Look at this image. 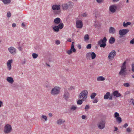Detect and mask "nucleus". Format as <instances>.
I'll list each match as a JSON object with an SVG mask.
<instances>
[{
  "instance_id": "1",
  "label": "nucleus",
  "mask_w": 134,
  "mask_h": 134,
  "mask_svg": "<svg viewBox=\"0 0 134 134\" xmlns=\"http://www.w3.org/2000/svg\"><path fill=\"white\" fill-rule=\"evenodd\" d=\"M73 3L71 2H68L62 5V8L63 10H66L69 9H71L73 7Z\"/></svg>"
},
{
  "instance_id": "2",
  "label": "nucleus",
  "mask_w": 134,
  "mask_h": 134,
  "mask_svg": "<svg viewBox=\"0 0 134 134\" xmlns=\"http://www.w3.org/2000/svg\"><path fill=\"white\" fill-rule=\"evenodd\" d=\"M88 92L86 90H83L80 94L79 97L83 101L86 100L87 98L88 94Z\"/></svg>"
},
{
  "instance_id": "3",
  "label": "nucleus",
  "mask_w": 134,
  "mask_h": 134,
  "mask_svg": "<svg viewBox=\"0 0 134 134\" xmlns=\"http://www.w3.org/2000/svg\"><path fill=\"white\" fill-rule=\"evenodd\" d=\"M126 62L124 61L121 67L120 70L119 72V74L120 75L125 76L126 75Z\"/></svg>"
},
{
  "instance_id": "4",
  "label": "nucleus",
  "mask_w": 134,
  "mask_h": 134,
  "mask_svg": "<svg viewBox=\"0 0 134 134\" xmlns=\"http://www.w3.org/2000/svg\"><path fill=\"white\" fill-rule=\"evenodd\" d=\"M12 129L11 125L7 124H6L4 128L3 131L5 134H8L10 133L12 131Z\"/></svg>"
},
{
  "instance_id": "5",
  "label": "nucleus",
  "mask_w": 134,
  "mask_h": 134,
  "mask_svg": "<svg viewBox=\"0 0 134 134\" xmlns=\"http://www.w3.org/2000/svg\"><path fill=\"white\" fill-rule=\"evenodd\" d=\"M107 39L105 37H104L103 39H101L99 40L98 42V45L100 46V47L104 48L106 46V43Z\"/></svg>"
},
{
  "instance_id": "6",
  "label": "nucleus",
  "mask_w": 134,
  "mask_h": 134,
  "mask_svg": "<svg viewBox=\"0 0 134 134\" xmlns=\"http://www.w3.org/2000/svg\"><path fill=\"white\" fill-rule=\"evenodd\" d=\"M60 88L58 87L55 86L53 88L51 92V94L52 95H55L59 93Z\"/></svg>"
},
{
  "instance_id": "7",
  "label": "nucleus",
  "mask_w": 134,
  "mask_h": 134,
  "mask_svg": "<svg viewBox=\"0 0 134 134\" xmlns=\"http://www.w3.org/2000/svg\"><path fill=\"white\" fill-rule=\"evenodd\" d=\"M76 52V50L74 48V42H72L71 45V47L69 50L66 51V53L70 55L72 53H75Z\"/></svg>"
},
{
  "instance_id": "8",
  "label": "nucleus",
  "mask_w": 134,
  "mask_h": 134,
  "mask_svg": "<svg viewBox=\"0 0 134 134\" xmlns=\"http://www.w3.org/2000/svg\"><path fill=\"white\" fill-rule=\"evenodd\" d=\"M97 126L99 129H103L105 127V121L102 120H100L98 123Z\"/></svg>"
},
{
  "instance_id": "9",
  "label": "nucleus",
  "mask_w": 134,
  "mask_h": 134,
  "mask_svg": "<svg viewBox=\"0 0 134 134\" xmlns=\"http://www.w3.org/2000/svg\"><path fill=\"white\" fill-rule=\"evenodd\" d=\"M76 27L79 29H81L83 27V23L80 20H76Z\"/></svg>"
},
{
  "instance_id": "10",
  "label": "nucleus",
  "mask_w": 134,
  "mask_h": 134,
  "mask_svg": "<svg viewBox=\"0 0 134 134\" xmlns=\"http://www.w3.org/2000/svg\"><path fill=\"white\" fill-rule=\"evenodd\" d=\"M129 31L128 29H121L119 30V33L120 35L122 36L126 35Z\"/></svg>"
},
{
  "instance_id": "11",
  "label": "nucleus",
  "mask_w": 134,
  "mask_h": 134,
  "mask_svg": "<svg viewBox=\"0 0 134 134\" xmlns=\"http://www.w3.org/2000/svg\"><path fill=\"white\" fill-rule=\"evenodd\" d=\"M116 52L114 50L110 52L108 56V58L110 60H112L116 55Z\"/></svg>"
},
{
  "instance_id": "12",
  "label": "nucleus",
  "mask_w": 134,
  "mask_h": 134,
  "mask_svg": "<svg viewBox=\"0 0 134 134\" xmlns=\"http://www.w3.org/2000/svg\"><path fill=\"white\" fill-rule=\"evenodd\" d=\"M70 96V94L68 91L66 90L64 91L63 95V98L66 100H68Z\"/></svg>"
},
{
  "instance_id": "13",
  "label": "nucleus",
  "mask_w": 134,
  "mask_h": 134,
  "mask_svg": "<svg viewBox=\"0 0 134 134\" xmlns=\"http://www.w3.org/2000/svg\"><path fill=\"white\" fill-rule=\"evenodd\" d=\"M116 9L117 7L115 5H111L109 7V11L113 13L115 12Z\"/></svg>"
},
{
  "instance_id": "14",
  "label": "nucleus",
  "mask_w": 134,
  "mask_h": 134,
  "mask_svg": "<svg viewBox=\"0 0 134 134\" xmlns=\"http://www.w3.org/2000/svg\"><path fill=\"white\" fill-rule=\"evenodd\" d=\"M104 99H109L110 100H112L113 99L112 96L111 95H110L109 92H107L106 94H105L104 96Z\"/></svg>"
},
{
  "instance_id": "15",
  "label": "nucleus",
  "mask_w": 134,
  "mask_h": 134,
  "mask_svg": "<svg viewBox=\"0 0 134 134\" xmlns=\"http://www.w3.org/2000/svg\"><path fill=\"white\" fill-rule=\"evenodd\" d=\"M8 50L9 52L12 54L14 55L16 53V50L13 47H11L9 48Z\"/></svg>"
},
{
  "instance_id": "16",
  "label": "nucleus",
  "mask_w": 134,
  "mask_h": 134,
  "mask_svg": "<svg viewBox=\"0 0 134 134\" xmlns=\"http://www.w3.org/2000/svg\"><path fill=\"white\" fill-rule=\"evenodd\" d=\"M61 6L59 4H54L52 7V9L54 10H59L60 9Z\"/></svg>"
},
{
  "instance_id": "17",
  "label": "nucleus",
  "mask_w": 134,
  "mask_h": 134,
  "mask_svg": "<svg viewBox=\"0 0 134 134\" xmlns=\"http://www.w3.org/2000/svg\"><path fill=\"white\" fill-rule=\"evenodd\" d=\"M13 60L12 59L9 60H8L7 63V66L8 69L10 70L12 68V63L13 62Z\"/></svg>"
},
{
  "instance_id": "18",
  "label": "nucleus",
  "mask_w": 134,
  "mask_h": 134,
  "mask_svg": "<svg viewBox=\"0 0 134 134\" xmlns=\"http://www.w3.org/2000/svg\"><path fill=\"white\" fill-rule=\"evenodd\" d=\"M6 80L10 84H12L14 82V80L11 77H7Z\"/></svg>"
},
{
  "instance_id": "19",
  "label": "nucleus",
  "mask_w": 134,
  "mask_h": 134,
  "mask_svg": "<svg viewBox=\"0 0 134 134\" xmlns=\"http://www.w3.org/2000/svg\"><path fill=\"white\" fill-rule=\"evenodd\" d=\"M105 80V78L103 76H100L98 77L97 80L98 81H103Z\"/></svg>"
},
{
  "instance_id": "20",
  "label": "nucleus",
  "mask_w": 134,
  "mask_h": 134,
  "mask_svg": "<svg viewBox=\"0 0 134 134\" xmlns=\"http://www.w3.org/2000/svg\"><path fill=\"white\" fill-rule=\"evenodd\" d=\"M113 95L114 96L117 98L120 97L121 96V94L119 93L118 91H115L113 92Z\"/></svg>"
},
{
  "instance_id": "21",
  "label": "nucleus",
  "mask_w": 134,
  "mask_h": 134,
  "mask_svg": "<svg viewBox=\"0 0 134 134\" xmlns=\"http://www.w3.org/2000/svg\"><path fill=\"white\" fill-rule=\"evenodd\" d=\"M65 122V121L62 119H59L57 121V124L58 125H61Z\"/></svg>"
},
{
  "instance_id": "22",
  "label": "nucleus",
  "mask_w": 134,
  "mask_h": 134,
  "mask_svg": "<svg viewBox=\"0 0 134 134\" xmlns=\"http://www.w3.org/2000/svg\"><path fill=\"white\" fill-rule=\"evenodd\" d=\"M60 19L59 18H57L55 19L54 21V23L55 24H58L60 23Z\"/></svg>"
},
{
  "instance_id": "23",
  "label": "nucleus",
  "mask_w": 134,
  "mask_h": 134,
  "mask_svg": "<svg viewBox=\"0 0 134 134\" xmlns=\"http://www.w3.org/2000/svg\"><path fill=\"white\" fill-rule=\"evenodd\" d=\"M115 30L114 28L112 27L110 28L109 31V33L113 34L115 32Z\"/></svg>"
},
{
  "instance_id": "24",
  "label": "nucleus",
  "mask_w": 134,
  "mask_h": 134,
  "mask_svg": "<svg viewBox=\"0 0 134 134\" xmlns=\"http://www.w3.org/2000/svg\"><path fill=\"white\" fill-rule=\"evenodd\" d=\"M91 53V58L92 59H95L96 57V55L94 52H90Z\"/></svg>"
},
{
  "instance_id": "25",
  "label": "nucleus",
  "mask_w": 134,
  "mask_h": 134,
  "mask_svg": "<svg viewBox=\"0 0 134 134\" xmlns=\"http://www.w3.org/2000/svg\"><path fill=\"white\" fill-rule=\"evenodd\" d=\"M53 29L54 31L55 32H58L59 31V29L58 26H55Z\"/></svg>"
},
{
  "instance_id": "26",
  "label": "nucleus",
  "mask_w": 134,
  "mask_h": 134,
  "mask_svg": "<svg viewBox=\"0 0 134 134\" xmlns=\"http://www.w3.org/2000/svg\"><path fill=\"white\" fill-rule=\"evenodd\" d=\"M44 86L47 88H48L50 87V84L48 81H46L44 85Z\"/></svg>"
},
{
  "instance_id": "27",
  "label": "nucleus",
  "mask_w": 134,
  "mask_h": 134,
  "mask_svg": "<svg viewBox=\"0 0 134 134\" xmlns=\"http://www.w3.org/2000/svg\"><path fill=\"white\" fill-rule=\"evenodd\" d=\"M131 23L130 22H128L126 23H125V22H124L123 23V26L124 27H127L128 25H131Z\"/></svg>"
},
{
  "instance_id": "28",
  "label": "nucleus",
  "mask_w": 134,
  "mask_h": 134,
  "mask_svg": "<svg viewBox=\"0 0 134 134\" xmlns=\"http://www.w3.org/2000/svg\"><path fill=\"white\" fill-rule=\"evenodd\" d=\"M2 2L5 4H9L11 2L10 0H2Z\"/></svg>"
},
{
  "instance_id": "29",
  "label": "nucleus",
  "mask_w": 134,
  "mask_h": 134,
  "mask_svg": "<svg viewBox=\"0 0 134 134\" xmlns=\"http://www.w3.org/2000/svg\"><path fill=\"white\" fill-rule=\"evenodd\" d=\"M84 40L85 41H88L89 39V36L88 34H86L84 37Z\"/></svg>"
},
{
  "instance_id": "30",
  "label": "nucleus",
  "mask_w": 134,
  "mask_h": 134,
  "mask_svg": "<svg viewBox=\"0 0 134 134\" xmlns=\"http://www.w3.org/2000/svg\"><path fill=\"white\" fill-rule=\"evenodd\" d=\"M115 41V38L113 37H111L109 40V42L110 44H113Z\"/></svg>"
},
{
  "instance_id": "31",
  "label": "nucleus",
  "mask_w": 134,
  "mask_h": 134,
  "mask_svg": "<svg viewBox=\"0 0 134 134\" xmlns=\"http://www.w3.org/2000/svg\"><path fill=\"white\" fill-rule=\"evenodd\" d=\"M91 53L90 52L87 53L86 54V57L87 59H91Z\"/></svg>"
},
{
  "instance_id": "32",
  "label": "nucleus",
  "mask_w": 134,
  "mask_h": 134,
  "mask_svg": "<svg viewBox=\"0 0 134 134\" xmlns=\"http://www.w3.org/2000/svg\"><path fill=\"white\" fill-rule=\"evenodd\" d=\"M116 121L119 124L121 123L122 121L121 118L120 117L116 118Z\"/></svg>"
},
{
  "instance_id": "33",
  "label": "nucleus",
  "mask_w": 134,
  "mask_h": 134,
  "mask_svg": "<svg viewBox=\"0 0 134 134\" xmlns=\"http://www.w3.org/2000/svg\"><path fill=\"white\" fill-rule=\"evenodd\" d=\"M96 95V94L95 93H92L90 97L91 99H93Z\"/></svg>"
},
{
  "instance_id": "34",
  "label": "nucleus",
  "mask_w": 134,
  "mask_h": 134,
  "mask_svg": "<svg viewBox=\"0 0 134 134\" xmlns=\"http://www.w3.org/2000/svg\"><path fill=\"white\" fill-rule=\"evenodd\" d=\"M77 108V107L76 106H74V105H72L70 108V109L71 110L74 111Z\"/></svg>"
},
{
  "instance_id": "35",
  "label": "nucleus",
  "mask_w": 134,
  "mask_h": 134,
  "mask_svg": "<svg viewBox=\"0 0 134 134\" xmlns=\"http://www.w3.org/2000/svg\"><path fill=\"white\" fill-rule=\"evenodd\" d=\"M59 29H62L64 27V25L63 23H61L59 24L58 26Z\"/></svg>"
},
{
  "instance_id": "36",
  "label": "nucleus",
  "mask_w": 134,
  "mask_h": 134,
  "mask_svg": "<svg viewBox=\"0 0 134 134\" xmlns=\"http://www.w3.org/2000/svg\"><path fill=\"white\" fill-rule=\"evenodd\" d=\"M83 101L82 99H79L77 101V103L78 104L81 105Z\"/></svg>"
},
{
  "instance_id": "37",
  "label": "nucleus",
  "mask_w": 134,
  "mask_h": 134,
  "mask_svg": "<svg viewBox=\"0 0 134 134\" xmlns=\"http://www.w3.org/2000/svg\"><path fill=\"white\" fill-rule=\"evenodd\" d=\"M41 118L44 119L45 121H47V118L46 116L44 115H42L41 117Z\"/></svg>"
},
{
  "instance_id": "38",
  "label": "nucleus",
  "mask_w": 134,
  "mask_h": 134,
  "mask_svg": "<svg viewBox=\"0 0 134 134\" xmlns=\"http://www.w3.org/2000/svg\"><path fill=\"white\" fill-rule=\"evenodd\" d=\"M32 56L34 59H35L37 57L38 55L36 53H33L32 54Z\"/></svg>"
},
{
  "instance_id": "39",
  "label": "nucleus",
  "mask_w": 134,
  "mask_h": 134,
  "mask_svg": "<svg viewBox=\"0 0 134 134\" xmlns=\"http://www.w3.org/2000/svg\"><path fill=\"white\" fill-rule=\"evenodd\" d=\"M119 114L117 112H115L114 114V117L116 118L118 117H119Z\"/></svg>"
},
{
  "instance_id": "40",
  "label": "nucleus",
  "mask_w": 134,
  "mask_h": 134,
  "mask_svg": "<svg viewBox=\"0 0 134 134\" xmlns=\"http://www.w3.org/2000/svg\"><path fill=\"white\" fill-rule=\"evenodd\" d=\"M131 129L130 127H128L126 129V131L127 132H129L131 131Z\"/></svg>"
},
{
  "instance_id": "41",
  "label": "nucleus",
  "mask_w": 134,
  "mask_h": 134,
  "mask_svg": "<svg viewBox=\"0 0 134 134\" xmlns=\"http://www.w3.org/2000/svg\"><path fill=\"white\" fill-rule=\"evenodd\" d=\"M91 48V44H88L86 46V48L87 49H90Z\"/></svg>"
},
{
  "instance_id": "42",
  "label": "nucleus",
  "mask_w": 134,
  "mask_h": 134,
  "mask_svg": "<svg viewBox=\"0 0 134 134\" xmlns=\"http://www.w3.org/2000/svg\"><path fill=\"white\" fill-rule=\"evenodd\" d=\"M98 101V99L97 98H95L94 100H93V103H97V102Z\"/></svg>"
},
{
  "instance_id": "43",
  "label": "nucleus",
  "mask_w": 134,
  "mask_h": 134,
  "mask_svg": "<svg viewBox=\"0 0 134 134\" xmlns=\"http://www.w3.org/2000/svg\"><path fill=\"white\" fill-rule=\"evenodd\" d=\"M132 70L133 72H134V63H132L131 65Z\"/></svg>"
},
{
  "instance_id": "44",
  "label": "nucleus",
  "mask_w": 134,
  "mask_h": 134,
  "mask_svg": "<svg viewBox=\"0 0 134 134\" xmlns=\"http://www.w3.org/2000/svg\"><path fill=\"white\" fill-rule=\"evenodd\" d=\"M97 2L99 3H100L103 2V0H96Z\"/></svg>"
},
{
  "instance_id": "45",
  "label": "nucleus",
  "mask_w": 134,
  "mask_h": 134,
  "mask_svg": "<svg viewBox=\"0 0 134 134\" xmlns=\"http://www.w3.org/2000/svg\"><path fill=\"white\" fill-rule=\"evenodd\" d=\"M123 85L124 86L126 87H128L130 86V85L128 83H124Z\"/></svg>"
},
{
  "instance_id": "46",
  "label": "nucleus",
  "mask_w": 134,
  "mask_h": 134,
  "mask_svg": "<svg viewBox=\"0 0 134 134\" xmlns=\"http://www.w3.org/2000/svg\"><path fill=\"white\" fill-rule=\"evenodd\" d=\"M55 43L56 44L58 45L60 43V42L59 41L57 40L55 41Z\"/></svg>"
},
{
  "instance_id": "47",
  "label": "nucleus",
  "mask_w": 134,
  "mask_h": 134,
  "mask_svg": "<svg viewBox=\"0 0 134 134\" xmlns=\"http://www.w3.org/2000/svg\"><path fill=\"white\" fill-rule=\"evenodd\" d=\"M7 16L9 18L10 17L11 13L9 12L7 13Z\"/></svg>"
},
{
  "instance_id": "48",
  "label": "nucleus",
  "mask_w": 134,
  "mask_h": 134,
  "mask_svg": "<svg viewBox=\"0 0 134 134\" xmlns=\"http://www.w3.org/2000/svg\"><path fill=\"white\" fill-rule=\"evenodd\" d=\"M130 44H134V38L133 39L131 40L130 42Z\"/></svg>"
},
{
  "instance_id": "49",
  "label": "nucleus",
  "mask_w": 134,
  "mask_h": 134,
  "mask_svg": "<svg viewBox=\"0 0 134 134\" xmlns=\"http://www.w3.org/2000/svg\"><path fill=\"white\" fill-rule=\"evenodd\" d=\"M89 105H86L85 108V109L86 110L88 109L89 108Z\"/></svg>"
},
{
  "instance_id": "50",
  "label": "nucleus",
  "mask_w": 134,
  "mask_h": 134,
  "mask_svg": "<svg viewBox=\"0 0 134 134\" xmlns=\"http://www.w3.org/2000/svg\"><path fill=\"white\" fill-rule=\"evenodd\" d=\"M86 116L85 115H82L81 116V118L83 119H85Z\"/></svg>"
},
{
  "instance_id": "51",
  "label": "nucleus",
  "mask_w": 134,
  "mask_h": 134,
  "mask_svg": "<svg viewBox=\"0 0 134 134\" xmlns=\"http://www.w3.org/2000/svg\"><path fill=\"white\" fill-rule=\"evenodd\" d=\"M128 126V124L127 123H125L124 124L123 127L125 128H126Z\"/></svg>"
},
{
  "instance_id": "52",
  "label": "nucleus",
  "mask_w": 134,
  "mask_h": 134,
  "mask_svg": "<svg viewBox=\"0 0 134 134\" xmlns=\"http://www.w3.org/2000/svg\"><path fill=\"white\" fill-rule=\"evenodd\" d=\"M18 49L19 51H21L22 50V48L21 47H19L18 48Z\"/></svg>"
},
{
  "instance_id": "53",
  "label": "nucleus",
  "mask_w": 134,
  "mask_h": 134,
  "mask_svg": "<svg viewBox=\"0 0 134 134\" xmlns=\"http://www.w3.org/2000/svg\"><path fill=\"white\" fill-rule=\"evenodd\" d=\"M82 16L84 17H86L87 16V14L86 13H83L82 15Z\"/></svg>"
},
{
  "instance_id": "54",
  "label": "nucleus",
  "mask_w": 134,
  "mask_h": 134,
  "mask_svg": "<svg viewBox=\"0 0 134 134\" xmlns=\"http://www.w3.org/2000/svg\"><path fill=\"white\" fill-rule=\"evenodd\" d=\"M2 105H3V102L1 101H0V107H1Z\"/></svg>"
},
{
  "instance_id": "55",
  "label": "nucleus",
  "mask_w": 134,
  "mask_h": 134,
  "mask_svg": "<svg viewBox=\"0 0 134 134\" xmlns=\"http://www.w3.org/2000/svg\"><path fill=\"white\" fill-rule=\"evenodd\" d=\"M12 26L13 27H15L16 26V24L15 23H13L12 24Z\"/></svg>"
},
{
  "instance_id": "56",
  "label": "nucleus",
  "mask_w": 134,
  "mask_h": 134,
  "mask_svg": "<svg viewBox=\"0 0 134 134\" xmlns=\"http://www.w3.org/2000/svg\"><path fill=\"white\" fill-rule=\"evenodd\" d=\"M77 47L79 49H80L81 48V46L80 44H79L77 46Z\"/></svg>"
},
{
  "instance_id": "57",
  "label": "nucleus",
  "mask_w": 134,
  "mask_h": 134,
  "mask_svg": "<svg viewBox=\"0 0 134 134\" xmlns=\"http://www.w3.org/2000/svg\"><path fill=\"white\" fill-rule=\"evenodd\" d=\"M131 102H132V103L133 104L134 106V99H131Z\"/></svg>"
},
{
  "instance_id": "58",
  "label": "nucleus",
  "mask_w": 134,
  "mask_h": 134,
  "mask_svg": "<svg viewBox=\"0 0 134 134\" xmlns=\"http://www.w3.org/2000/svg\"><path fill=\"white\" fill-rule=\"evenodd\" d=\"M49 116V117H52V114L51 113H49L48 114Z\"/></svg>"
},
{
  "instance_id": "59",
  "label": "nucleus",
  "mask_w": 134,
  "mask_h": 134,
  "mask_svg": "<svg viewBox=\"0 0 134 134\" xmlns=\"http://www.w3.org/2000/svg\"><path fill=\"white\" fill-rule=\"evenodd\" d=\"M115 129H114V131H116L118 130V128L116 127H114Z\"/></svg>"
},
{
  "instance_id": "60",
  "label": "nucleus",
  "mask_w": 134,
  "mask_h": 134,
  "mask_svg": "<svg viewBox=\"0 0 134 134\" xmlns=\"http://www.w3.org/2000/svg\"><path fill=\"white\" fill-rule=\"evenodd\" d=\"M67 41L68 42H71V38H69L68 39Z\"/></svg>"
},
{
  "instance_id": "61",
  "label": "nucleus",
  "mask_w": 134,
  "mask_h": 134,
  "mask_svg": "<svg viewBox=\"0 0 134 134\" xmlns=\"http://www.w3.org/2000/svg\"><path fill=\"white\" fill-rule=\"evenodd\" d=\"M119 0H113V1L114 2H117L119 1Z\"/></svg>"
},
{
  "instance_id": "62",
  "label": "nucleus",
  "mask_w": 134,
  "mask_h": 134,
  "mask_svg": "<svg viewBox=\"0 0 134 134\" xmlns=\"http://www.w3.org/2000/svg\"><path fill=\"white\" fill-rule=\"evenodd\" d=\"M22 26H25V24H24V23H23L22 24Z\"/></svg>"
},
{
  "instance_id": "63",
  "label": "nucleus",
  "mask_w": 134,
  "mask_h": 134,
  "mask_svg": "<svg viewBox=\"0 0 134 134\" xmlns=\"http://www.w3.org/2000/svg\"><path fill=\"white\" fill-rule=\"evenodd\" d=\"M132 78H134V74L133 75H132Z\"/></svg>"
},
{
  "instance_id": "64",
  "label": "nucleus",
  "mask_w": 134,
  "mask_h": 134,
  "mask_svg": "<svg viewBox=\"0 0 134 134\" xmlns=\"http://www.w3.org/2000/svg\"><path fill=\"white\" fill-rule=\"evenodd\" d=\"M126 0V2L127 3H128L129 2V0Z\"/></svg>"
}]
</instances>
